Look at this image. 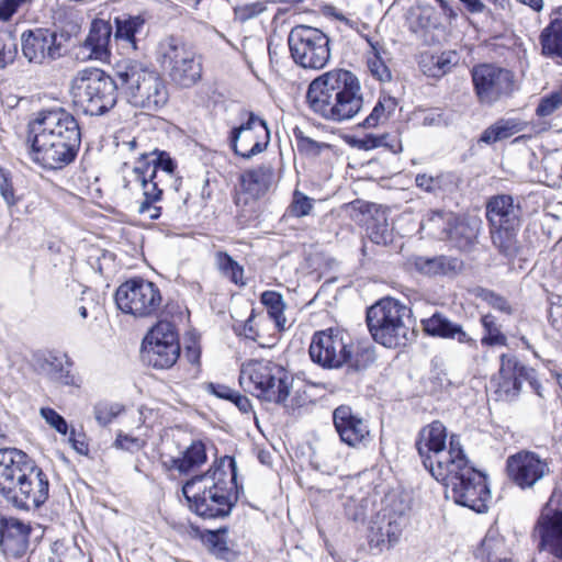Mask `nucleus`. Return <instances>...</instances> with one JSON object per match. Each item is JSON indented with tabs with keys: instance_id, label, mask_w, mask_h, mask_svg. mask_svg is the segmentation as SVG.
Returning <instances> with one entry per match:
<instances>
[{
	"instance_id": "obj_1",
	"label": "nucleus",
	"mask_w": 562,
	"mask_h": 562,
	"mask_svg": "<svg viewBox=\"0 0 562 562\" xmlns=\"http://www.w3.org/2000/svg\"><path fill=\"white\" fill-rule=\"evenodd\" d=\"M80 143L77 120L61 108L42 110L27 123V155L44 169L59 170L71 164Z\"/></svg>"
},
{
	"instance_id": "obj_2",
	"label": "nucleus",
	"mask_w": 562,
	"mask_h": 562,
	"mask_svg": "<svg viewBox=\"0 0 562 562\" xmlns=\"http://www.w3.org/2000/svg\"><path fill=\"white\" fill-rule=\"evenodd\" d=\"M306 100L314 113L337 123L353 119L364 103L358 77L341 68L326 71L312 80Z\"/></svg>"
},
{
	"instance_id": "obj_3",
	"label": "nucleus",
	"mask_w": 562,
	"mask_h": 562,
	"mask_svg": "<svg viewBox=\"0 0 562 562\" xmlns=\"http://www.w3.org/2000/svg\"><path fill=\"white\" fill-rule=\"evenodd\" d=\"M182 494L190 510L198 516L205 519L226 517L236 502L235 474L221 465L212 467L188 480L182 486Z\"/></svg>"
},
{
	"instance_id": "obj_4",
	"label": "nucleus",
	"mask_w": 562,
	"mask_h": 562,
	"mask_svg": "<svg viewBox=\"0 0 562 562\" xmlns=\"http://www.w3.org/2000/svg\"><path fill=\"white\" fill-rule=\"evenodd\" d=\"M121 83V91L134 106L149 111L162 108L168 101V90L160 75L142 61L125 58L113 67Z\"/></svg>"
},
{
	"instance_id": "obj_5",
	"label": "nucleus",
	"mask_w": 562,
	"mask_h": 562,
	"mask_svg": "<svg viewBox=\"0 0 562 562\" xmlns=\"http://www.w3.org/2000/svg\"><path fill=\"white\" fill-rule=\"evenodd\" d=\"M412 311L393 297H384L367 311V325L372 338L387 348L406 346L414 337Z\"/></svg>"
},
{
	"instance_id": "obj_6",
	"label": "nucleus",
	"mask_w": 562,
	"mask_h": 562,
	"mask_svg": "<svg viewBox=\"0 0 562 562\" xmlns=\"http://www.w3.org/2000/svg\"><path fill=\"white\" fill-rule=\"evenodd\" d=\"M446 426L435 420L424 426L417 436L415 446L423 465L435 479L447 477L448 468L463 462L467 457L457 435H451L447 445Z\"/></svg>"
},
{
	"instance_id": "obj_7",
	"label": "nucleus",
	"mask_w": 562,
	"mask_h": 562,
	"mask_svg": "<svg viewBox=\"0 0 562 562\" xmlns=\"http://www.w3.org/2000/svg\"><path fill=\"white\" fill-rule=\"evenodd\" d=\"M121 83L99 68L79 70L71 80L70 92L76 108L89 115H103L117 102Z\"/></svg>"
},
{
	"instance_id": "obj_8",
	"label": "nucleus",
	"mask_w": 562,
	"mask_h": 562,
	"mask_svg": "<svg viewBox=\"0 0 562 562\" xmlns=\"http://www.w3.org/2000/svg\"><path fill=\"white\" fill-rule=\"evenodd\" d=\"M239 384L267 402L285 404L293 384V376L282 367L262 360L243 364Z\"/></svg>"
},
{
	"instance_id": "obj_9",
	"label": "nucleus",
	"mask_w": 562,
	"mask_h": 562,
	"mask_svg": "<svg viewBox=\"0 0 562 562\" xmlns=\"http://www.w3.org/2000/svg\"><path fill=\"white\" fill-rule=\"evenodd\" d=\"M447 474V477L436 480L447 487L448 497L476 513L487 510L491 492L486 477L469 464L467 457L462 463L448 468Z\"/></svg>"
},
{
	"instance_id": "obj_10",
	"label": "nucleus",
	"mask_w": 562,
	"mask_h": 562,
	"mask_svg": "<svg viewBox=\"0 0 562 562\" xmlns=\"http://www.w3.org/2000/svg\"><path fill=\"white\" fill-rule=\"evenodd\" d=\"M351 337L341 329L328 328L316 331L308 353L314 363L325 369H339L348 366L355 370L364 368Z\"/></svg>"
},
{
	"instance_id": "obj_11",
	"label": "nucleus",
	"mask_w": 562,
	"mask_h": 562,
	"mask_svg": "<svg viewBox=\"0 0 562 562\" xmlns=\"http://www.w3.org/2000/svg\"><path fill=\"white\" fill-rule=\"evenodd\" d=\"M288 43L293 60L305 69H323L330 59V40L319 29L296 25L289 34Z\"/></svg>"
},
{
	"instance_id": "obj_12",
	"label": "nucleus",
	"mask_w": 562,
	"mask_h": 562,
	"mask_svg": "<svg viewBox=\"0 0 562 562\" xmlns=\"http://www.w3.org/2000/svg\"><path fill=\"white\" fill-rule=\"evenodd\" d=\"M408 504L400 496H390L385 506L371 521L369 530V544L382 552L390 550L400 540L404 526L407 522Z\"/></svg>"
},
{
	"instance_id": "obj_13",
	"label": "nucleus",
	"mask_w": 562,
	"mask_h": 562,
	"mask_svg": "<svg viewBox=\"0 0 562 562\" xmlns=\"http://www.w3.org/2000/svg\"><path fill=\"white\" fill-rule=\"evenodd\" d=\"M158 60L180 87H191L201 78L202 66L195 53L175 37L159 44Z\"/></svg>"
},
{
	"instance_id": "obj_14",
	"label": "nucleus",
	"mask_w": 562,
	"mask_h": 562,
	"mask_svg": "<svg viewBox=\"0 0 562 562\" xmlns=\"http://www.w3.org/2000/svg\"><path fill=\"white\" fill-rule=\"evenodd\" d=\"M115 302L125 314L149 317L160 308L162 296L155 283L142 278H133L117 288Z\"/></svg>"
},
{
	"instance_id": "obj_15",
	"label": "nucleus",
	"mask_w": 562,
	"mask_h": 562,
	"mask_svg": "<svg viewBox=\"0 0 562 562\" xmlns=\"http://www.w3.org/2000/svg\"><path fill=\"white\" fill-rule=\"evenodd\" d=\"M471 76L475 95L483 105L509 98L517 89L514 72L492 64L474 66Z\"/></svg>"
},
{
	"instance_id": "obj_16",
	"label": "nucleus",
	"mask_w": 562,
	"mask_h": 562,
	"mask_svg": "<svg viewBox=\"0 0 562 562\" xmlns=\"http://www.w3.org/2000/svg\"><path fill=\"white\" fill-rule=\"evenodd\" d=\"M4 496L19 508L27 510L38 508L49 496L48 476L33 462L31 467L24 469V473Z\"/></svg>"
},
{
	"instance_id": "obj_17",
	"label": "nucleus",
	"mask_w": 562,
	"mask_h": 562,
	"mask_svg": "<svg viewBox=\"0 0 562 562\" xmlns=\"http://www.w3.org/2000/svg\"><path fill=\"white\" fill-rule=\"evenodd\" d=\"M550 463L535 451L520 450L507 458V476L520 490H531L551 474Z\"/></svg>"
},
{
	"instance_id": "obj_18",
	"label": "nucleus",
	"mask_w": 562,
	"mask_h": 562,
	"mask_svg": "<svg viewBox=\"0 0 562 562\" xmlns=\"http://www.w3.org/2000/svg\"><path fill=\"white\" fill-rule=\"evenodd\" d=\"M270 142V131L265 120L249 113L245 123L233 127L229 134V145L234 154L245 159L266 150Z\"/></svg>"
},
{
	"instance_id": "obj_19",
	"label": "nucleus",
	"mask_w": 562,
	"mask_h": 562,
	"mask_svg": "<svg viewBox=\"0 0 562 562\" xmlns=\"http://www.w3.org/2000/svg\"><path fill=\"white\" fill-rule=\"evenodd\" d=\"M24 57L35 65H47L58 59L61 54V43L58 34L48 27L27 30L21 36Z\"/></svg>"
},
{
	"instance_id": "obj_20",
	"label": "nucleus",
	"mask_w": 562,
	"mask_h": 562,
	"mask_svg": "<svg viewBox=\"0 0 562 562\" xmlns=\"http://www.w3.org/2000/svg\"><path fill=\"white\" fill-rule=\"evenodd\" d=\"M532 538L539 553L562 562V509L543 508L533 526Z\"/></svg>"
},
{
	"instance_id": "obj_21",
	"label": "nucleus",
	"mask_w": 562,
	"mask_h": 562,
	"mask_svg": "<svg viewBox=\"0 0 562 562\" xmlns=\"http://www.w3.org/2000/svg\"><path fill=\"white\" fill-rule=\"evenodd\" d=\"M333 423L341 442L351 448H364L371 442L368 423L351 407L340 405L333 412Z\"/></svg>"
},
{
	"instance_id": "obj_22",
	"label": "nucleus",
	"mask_w": 562,
	"mask_h": 562,
	"mask_svg": "<svg viewBox=\"0 0 562 562\" xmlns=\"http://www.w3.org/2000/svg\"><path fill=\"white\" fill-rule=\"evenodd\" d=\"M112 33L113 29L109 21L93 20L87 37L76 47V58L81 61H108L111 56L110 42Z\"/></svg>"
},
{
	"instance_id": "obj_23",
	"label": "nucleus",
	"mask_w": 562,
	"mask_h": 562,
	"mask_svg": "<svg viewBox=\"0 0 562 562\" xmlns=\"http://www.w3.org/2000/svg\"><path fill=\"white\" fill-rule=\"evenodd\" d=\"M490 227L520 226L522 209L518 199L508 194L492 196L486 204Z\"/></svg>"
},
{
	"instance_id": "obj_24",
	"label": "nucleus",
	"mask_w": 562,
	"mask_h": 562,
	"mask_svg": "<svg viewBox=\"0 0 562 562\" xmlns=\"http://www.w3.org/2000/svg\"><path fill=\"white\" fill-rule=\"evenodd\" d=\"M165 184V179L159 177V175L150 172L148 167L145 169L137 162L123 177L124 189L130 191L140 190L143 200L160 201Z\"/></svg>"
},
{
	"instance_id": "obj_25",
	"label": "nucleus",
	"mask_w": 562,
	"mask_h": 562,
	"mask_svg": "<svg viewBox=\"0 0 562 562\" xmlns=\"http://www.w3.org/2000/svg\"><path fill=\"white\" fill-rule=\"evenodd\" d=\"M31 528L14 519H0V546L8 555L20 558L27 551Z\"/></svg>"
},
{
	"instance_id": "obj_26",
	"label": "nucleus",
	"mask_w": 562,
	"mask_h": 562,
	"mask_svg": "<svg viewBox=\"0 0 562 562\" xmlns=\"http://www.w3.org/2000/svg\"><path fill=\"white\" fill-rule=\"evenodd\" d=\"M34 461L15 448H0V493L5 495Z\"/></svg>"
},
{
	"instance_id": "obj_27",
	"label": "nucleus",
	"mask_w": 562,
	"mask_h": 562,
	"mask_svg": "<svg viewBox=\"0 0 562 562\" xmlns=\"http://www.w3.org/2000/svg\"><path fill=\"white\" fill-rule=\"evenodd\" d=\"M423 330L432 337L456 339L460 344L473 346L475 340L463 329L460 324L451 322L441 313H435L428 318L422 319Z\"/></svg>"
},
{
	"instance_id": "obj_28",
	"label": "nucleus",
	"mask_w": 562,
	"mask_h": 562,
	"mask_svg": "<svg viewBox=\"0 0 562 562\" xmlns=\"http://www.w3.org/2000/svg\"><path fill=\"white\" fill-rule=\"evenodd\" d=\"M448 238L461 250H469L476 243L481 221L477 218L449 217Z\"/></svg>"
},
{
	"instance_id": "obj_29",
	"label": "nucleus",
	"mask_w": 562,
	"mask_h": 562,
	"mask_svg": "<svg viewBox=\"0 0 562 562\" xmlns=\"http://www.w3.org/2000/svg\"><path fill=\"white\" fill-rule=\"evenodd\" d=\"M207 460L206 449L202 441H193L180 457L169 458L162 462L166 470H176L180 474L188 475L194 472Z\"/></svg>"
},
{
	"instance_id": "obj_30",
	"label": "nucleus",
	"mask_w": 562,
	"mask_h": 562,
	"mask_svg": "<svg viewBox=\"0 0 562 562\" xmlns=\"http://www.w3.org/2000/svg\"><path fill=\"white\" fill-rule=\"evenodd\" d=\"M274 180L272 164H261L248 169L240 176V184L245 192L254 198H260L270 189Z\"/></svg>"
},
{
	"instance_id": "obj_31",
	"label": "nucleus",
	"mask_w": 562,
	"mask_h": 562,
	"mask_svg": "<svg viewBox=\"0 0 562 562\" xmlns=\"http://www.w3.org/2000/svg\"><path fill=\"white\" fill-rule=\"evenodd\" d=\"M135 162L145 169L148 167L150 172L159 175V177L165 179V182L172 180L177 168L176 162L168 153L156 148L153 150H142Z\"/></svg>"
},
{
	"instance_id": "obj_32",
	"label": "nucleus",
	"mask_w": 562,
	"mask_h": 562,
	"mask_svg": "<svg viewBox=\"0 0 562 562\" xmlns=\"http://www.w3.org/2000/svg\"><path fill=\"white\" fill-rule=\"evenodd\" d=\"M180 356V344L142 346L143 360L155 369L171 368Z\"/></svg>"
},
{
	"instance_id": "obj_33",
	"label": "nucleus",
	"mask_w": 562,
	"mask_h": 562,
	"mask_svg": "<svg viewBox=\"0 0 562 562\" xmlns=\"http://www.w3.org/2000/svg\"><path fill=\"white\" fill-rule=\"evenodd\" d=\"M114 40L124 43L127 49L137 50L136 35L142 32L145 19L142 15L123 14L114 19Z\"/></svg>"
},
{
	"instance_id": "obj_34",
	"label": "nucleus",
	"mask_w": 562,
	"mask_h": 562,
	"mask_svg": "<svg viewBox=\"0 0 562 562\" xmlns=\"http://www.w3.org/2000/svg\"><path fill=\"white\" fill-rule=\"evenodd\" d=\"M414 267L426 276H448L456 273L461 268V262L457 258L448 256H419L415 258Z\"/></svg>"
},
{
	"instance_id": "obj_35",
	"label": "nucleus",
	"mask_w": 562,
	"mask_h": 562,
	"mask_svg": "<svg viewBox=\"0 0 562 562\" xmlns=\"http://www.w3.org/2000/svg\"><path fill=\"white\" fill-rule=\"evenodd\" d=\"M539 40L542 54L562 63V19L551 21L542 30Z\"/></svg>"
},
{
	"instance_id": "obj_36",
	"label": "nucleus",
	"mask_w": 562,
	"mask_h": 562,
	"mask_svg": "<svg viewBox=\"0 0 562 562\" xmlns=\"http://www.w3.org/2000/svg\"><path fill=\"white\" fill-rule=\"evenodd\" d=\"M526 125L527 124L519 119H499L482 133L480 140L486 144H494L522 132Z\"/></svg>"
},
{
	"instance_id": "obj_37",
	"label": "nucleus",
	"mask_w": 562,
	"mask_h": 562,
	"mask_svg": "<svg viewBox=\"0 0 562 562\" xmlns=\"http://www.w3.org/2000/svg\"><path fill=\"white\" fill-rule=\"evenodd\" d=\"M520 226L490 227L491 239L498 251L508 258L518 251L517 233Z\"/></svg>"
},
{
	"instance_id": "obj_38",
	"label": "nucleus",
	"mask_w": 562,
	"mask_h": 562,
	"mask_svg": "<svg viewBox=\"0 0 562 562\" xmlns=\"http://www.w3.org/2000/svg\"><path fill=\"white\" fill-rule=\"evenodd\" d=\"M214 263L222 277L228 279L238 286H245L244 267L233 259L226 251L218 250L214 254Z\"/></svg>"
},
{
	"instance_id": "obj_39",
	"label": "nucleus",
	"mask_w": 562,
	"mask_h": 562,
	"mask_svg": "<svg viewBox=\"0 0 562 562\" xmlns=\"http://www.w3.org/2000/svg\"><path fill=\"white\" fill-rule=\"evenodd\" d=\"M397 108V101L390 95H381L371 113L362 121L360 126L373 128L386 122Z\"/></svg>"
},
{
	"instance_id": "obj_40",
	"label": "nucleus",
	"mask_w": 562,
	"mask_h": 562,
	"mask_svg": "<svg viewBox=\"0 0 562 562\" xmlns=\"http://www.w3.org/2000/svg\"><path fill=\"white\" fill-rule=\"evenodd\" d=\"M179 342L176 325L169 321H159L146 334L142 346Z\"/></svg>"
},
{
	"instance_id": "obj_41",
	"label": "nucleus",
	"mask_w": 562,
	"mask_h": 562,
	"mask_svg": "<svg viewBox=\"0 0 562 562\" xmlns=\"http://www.w3.org/2000/svg\"><path fill=\"white\" fill-rule=\"evenodd\" d=\"M261 303L267 308L269 317L279 329H284L286 318L284 316V302L282 295L276 291H265L261 294Z\"/></svg>"
},
{
	"instance_id": "obj_42",
	"label": "nucleus",
	"mask_w": 562,
	"mask_h": 562,
	"mask_svg": "<svg viewBox=\"0 0 562 562\" xmlns=\"http://www.w3.org/2000/svg\"><path fill=\"white\" fill-rule=\"evenodd\" d=\"M367 234L378 245L392 241V229L384 213H378L367 223Z\"/></svg>"
},
{
	"instance_id": "obj_43",
	"label": "nucleus",
	"mask_w": 562,
	"mask_h": 562,
	"mask_svg": "<svg viewBox=\"0 0 562 562\" xmlns=\"http://www.w3.org/2000/svg\"><path fill=\"white\" fill-rule=\"evenodd\" d=\"M481 324L484 329V335L481 339L483 346H506L507 338L502 333L497 319L492 314H486L481 317Z\"/></svg>"
},
{
	"instance_id": "obj_44",
	"label": "nucleus",
	"mask_w": 562,
	"mask_h": 562,
	"mask_svg": "<svg viewBox=\"0 0 562 562\" xmlns=\"http://www.w3.org/2000/svg\"><path fill=\"white\" fill-rule=\"evenodd\" d=\"M482 554L486 562H508L509 559L505 553L504 540L499 537L487 535L481 544Z\"/></svg>"
},
{
	"instance_id": "obj_45",
	"label": "nucleus",
	"mask_w": 562,
	"mask_h": 562,
	"mask_svg": "<svg viewBox=\"0 0 562 562\" xmlns=\"http://www.w3.org/2000/svg\"><path fill=\"white\" fill-rule=\"evenodd\" d=\"M456 53H442L431 56L429 64L424 65V72L430 77L440 78L449 72L456 64Z\"/></svg>"
},
{
	"instance_id": "obj_46",
	"label": "nucleus",
	"mask_w": 562,
	"mask_h": 562,
	"mask_svg": "<svg viewBox=\"0 0 562 562\" xmlns=\"http://www.w3.org/2000/svg\"><path fill=\"white\" fill-rule=\"evenodd\" d=\"M562 109V86L551 93L542 97L536 109L539 117H547Z\"/></svg>"
},
{
	"instance_id": "obj_47",
	"label": "nucleus",
	"mask_w": 562,
	"mask_h": 562,
	"mask_svg": "<svg viewBox=\"0 0 562 562\" xmlns=\"http://www.w3.org/2000/svg\"><path fill=\"white\" fill-rule=\"evenodd\" d=\"M123 411V405L119 403L100 402L94 406V417L101 426H106Z\"/></svg>"
},
{
	"instance_id": "obj_48",
	"label": "nucleus",
	"mask_w": 562,
	"mask_h": 562,
	"mask_svg": "<svg viewBox=\"0 0 562 562\" xmlns=\"http://www.w3.org/2000/svg\"><path fill=\"white\" fill-rule=\"evenodd\" d=\"M522 366L524 364H521L517 357L514 355L501 356L499 374L504 379L503 387L506 385V383H510L513 385V382H515Z\"/></svg>"
},
{
	"instance_id": "obj_49",
	"label": "nucleus",
	"mask_w": 562,
	"mask_h": 562,
	"mask_svg": "<svg viewBox=\"0 0 562 562\" xmlns=\"http://www.w3.org/2000/svg\"><path fill=\"white\" fill-rule=\"evenodd\" d=\"M297 149L308 156H318L324 149H329L330 146L327 143L316 142L313 138L304 135L300 130L294 131Z\"/></svg>"
},
{
	"instance_id": "obj_50",
	"label": "nucleus",
	"mask_w": 562,
	"mask_h": 562,
	"mask_svg": "<svg viewBox=\"0 0 562 562\" xmlns=\"http://www.w3.org/2000/svg\"><path fill=\"white\" fill-rule=\"evenodd\" d=\"M16 54V44L7 32L0 31V69H4L8 65L12 64Z\"/></svg>"
},
{
	"instance_id": "obj_51",
	"label": "nucleus",
	"mask_w": 562,
	"mask_h": 562,
	"mask_svg": "<svg viewBox=\"0 0 562 562\" xmlns=\"http://www.w3.org/2000/svg\"><path fill=\"white\" fill-rule=\"evenodd\" d=\"M477 296L481 297L484 302H486L490 306L493 308L505 313V314H512L513 308L509 304V302L502 295L487 290V289H480L477 291Z\"/></svg>"
},
{
	"instance_id": "obj_52",
	"label": "nucleus",
	"mask_w": 562,
	"mask_h": 562,
	"mask_svg": "<svg viewBox=\"0 0 562 562\" xmlns=\"http://www.w3.org/2000/svg\"><path fill=\"white\" fill-rule=\"evenodd\" d=\"M267 10L266 3L262 1H256L236 7L234 10L235 18L244 23L248 20L257 18Z\"/></svg>"
},
{
	"instance_id": "obj_53",
	"label": "nucleus",
	"mask_w": 562,
	"mask_h": 562,
	"mask_svg": "<svg viewBox=\"0 0 562 562\" xmlns=\"http://www.w3.org/2000/svg\"><path fill=\"white\" fill-rule=\"evenodd\" d=\"M40 415L52 428H54L60 435H67L68 424L66 419L50 407H42Z\"/></svg>"
},
{
	"instance_id": "obj_54",
	"label": "nucleus",
	"mask_w": 562,
	"mask_h": 562,
	"mask_svg": "<svg viewBox=\"0 0 562 562\" xmlns=\"http://www.w3.org/2000/svg\"><path fill=\"white\" fill-rule=\"evenodd\" d=\"M313 209V200L300 191L293 194L290 212L296 217L306 216Z\"/></svg>"
},
{
	"instance_id": "obj_55",
	"label": "nucleus",
	"mask_w": 562,
	"mask_h": 562,
	"mask_svg": "<svg viewBox=\"0 0 562 562\" xmlns=\"http://www.w3.org/2000/svg\"><path fill=\"white\" fill-rule=\"evenodd\" d=\"M211 552L221 559H228L232 554L227 542L224 538V533L220 531H213L210 533L209 539Z\"/></svg>"
},
{
	"instance_id": "obj_56",
	"label": "nucleus",
	"mask_w": 562,
	"mask_h": 562,
	"mask_svg": "<svg viewBox=\"0 0 562 562\" xmlns=\"http://www.w3.org/2000/svg\"><path fill=\"white\" fill-rule=\"evenodd\" d=\"M442 176H429L426 173H418L415 178L416 186L428 193H437L441 190Z\"/></svg>"
},
{
	"instance_id": "obj_57",
	"label": "nucleus",
	"mask_w": 562,
	"mask_h": 562,
	"mask_svg": "<svg viewBox=\"0 0 562 562\" xmlns=\"http://www.w3.org/2000/svg\"><path fill=\"white\" fill-rule=\"evenodd\" d=\"M368 67L370 72L374 78L380 81H389L391 80V71L384 61L379 57L374 56L373 58L368 60Z\"/></svg>"
},
{
	"instance_id": "obj_58",
	"label": "nucleus",
	"mask_w": 562,
	"mask_h": 562,
	"mask_svg": "<svg viewBox=\"0 0 562 562\" xmlns=\"http://www.w3.org/2000/svg\"><path fill=\"white\" fill-rule=\"evenodd\" d=\"M0 194L9 206L16 204L18 200L14 196L9 175L2 168H0Z\"/></svg>"
},
{
	"instance_id": "obj_59",
	"label": "nucleus",
	"mask_w": 562,
	"mask_h": 562,
	"mask_svg": "<svg viewBox=\"0 0 562 562\" xmlns=\"http://www.w3.org/2000/svg\"><path fill=\"white\" fill-rule=\"evenodd\" d=\"M144 445L145 442L142 439L124 434H119L114 442V446L116 448L131 452L139 451L144 447Z\"/></svg>"
},
{
	"instance_id": "obj_60",
	"label": "nucleus",
	"mask_w": 562,
	"mask_h": 562,
	"mask_svg": "<svg viewBox=\"0 0 562 562\" xmlns=\"http://www.w3.org/2000/svg\"><path fill=\"white\" fill-rule=\"evenodd\" d=\"M117 146L120 150L123 153L135 154L136 160L139 157V153L142 150H148L146 148V144H144V138L142 136H135L128 140H122L121 143L117 144Z\"/></svg>"
},
{
	"instance_id": "obj_61",
	"label": "nucleus",
	"mask_w": 562,
	"mask_h": 562,
	"mask_svg": "<svg viewBox=\"0 0 562 562\" xmlns=\"http://www.w3.org/2000/svg\"><path fill=\"white\" fill-rule=\"evenodd\" d=\"M159 201L142 200L138 203L137 212L149 220H157L161 215V206L157 205Z\"/></svg>"
},
{
	"instance_id": "obj_62",
	"label": "nucleus",
	"mask_w": 562,
	"mask_h": 562,
	"mask_svg": "<svg viewBox=\"0 0 562 562\" xmlns=\"http://www.w3.org/2000/svg\"><path fill=\"white\" fill-rule=\"evenodd\" d=\"M386 138H387V134H383L380 136L367 135L363 139H361L360 147L366 150H371V149H375L378 147L386 146V147H390L392 150H394L393 146H390L386 143Z\"/></svg>"
},
{
	"instance_id": "obj_63",
	"label": "nucleus",
	"mask_w": 562,
	"mask_h": 562,
	"mask_svg": "<svg viewBox=\"0 0 562 562\" xmlns=\"http://www.w3.org/2000/svg\"><path fill=\"white\" fill-rule=\"evenodd\" d=\"M68 441L78 453H88V445L85 435L78 434L74 428L70 430Z\"/></svg>"
},
{
	"instance_id": "obj_64",
	"label": "nucleus",
	"mask_w": 562,
	"mask_h": 562,
	"mask_svg": "<svg viewBox=\"0 0 562 562\" xmlns=\"http://www.w3.org/2000/svg\"><path fill=\"white\" fill-rule=\"evenodd\" d=\"M22 0H1L0 1V20H9L18 10Z\"/></svg>"
}]
</instances>
